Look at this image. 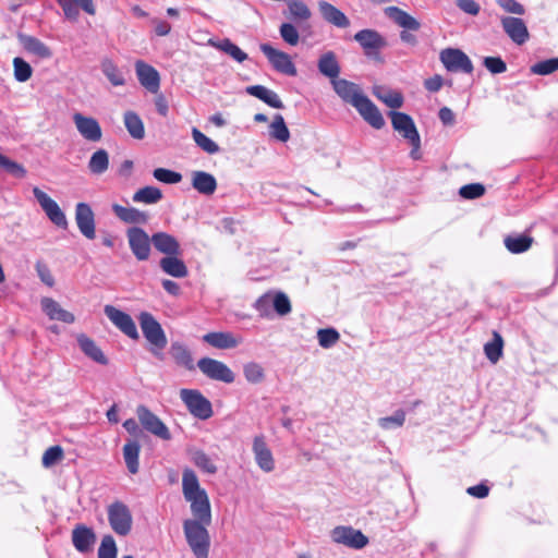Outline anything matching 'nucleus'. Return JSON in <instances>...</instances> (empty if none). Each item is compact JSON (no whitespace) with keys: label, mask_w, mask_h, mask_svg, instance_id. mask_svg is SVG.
Returning <instances> with one entry per match:
<instances>
[{"label":"nucleus","mask_w":558,"mask_h":558,"mask_svg":"<svg viewBox=\"0 0 558 558\" xmlns=\"http://www.w3.org/2000/svg\"><path fill=\"white\" fill-rule=\"evenodd\" d=\"M332 88L339 98L355 108L360 116L374 129L385 126V119L376 105L363 93L360 85L339 78L332 82Z\"/></svg>","instance_id":"obj_1"},{"label":"nucleus","mask_w":558,"mask_h":558,"mask_svg":"<svg viewBox=\"0 0 558 558\" xmlns=\"http://www.w3.org/2000/svg\"><path fill=\"white\" fill-rule=\"evenodd\" d=\"M210 524L192 519L183 521V532L186 542L196 558H208L210 536L207 526Z\"/></svg>","instance_id":"obj_2"},{"label":"nucleus","mask_w":558,"mask_h":558,"mask_svg":"<svg viewBox=\"0 0 558 558\" xmlns=\"http://www.w3.org/2000/svg\"><path fill=\"white\" fill-rule=\"evenodd\" d=\"M140 327L143 336L150 344V352L162 359L161 351L167 345V337L158 320L148 312H141L138 317Z\"/></svg>","instance_id":"obj_3"},{"label":"nucleus","mask_w":558,"mask_h":558,"mask_svg":"<svg viewBox=\"0 0 558 558\" xmlns=\"http://www.w3.org/2000/svg\"><path fill=\"white\" fill-rule=\"evenodd\" d=\"M108 522L119 536H126L132 531L133 517L130 508L122 501H114L107 507Z\"/></svg>","instance_id":"obj_4"},{"label":"nucleus","mask_w":558,"mask_h":558,"mask_svg":"<svg viewBox=\"0 0 558 558\" xmlns=\"http://www.w3.org/2000/svg\"><path fill=\"white\" fill-rule=\"evenodd\" d=\"M353 38L362 47L366 57L381 61L380 51L387 47V40L379 32L365 28L357 32Z\"/></svg>","instance_id":"obj_5"},{"label":"nucleus","mask_w":558,"mask_h":558,"mask_svg":"<svg viewBox=\"0 0 558 558\" xmlns=\"http://www.w3.org/2000/svg\"><path fill=\"white\" fill-rule=\"evenodd\" d=\"M180 397L190 413L199 418L207 420L213 415L210 401L196 389H181Z\"/></svg>","instance_id":"obj_6"},{"label":"nucleus","mask_w":558,"mask_h":558,"mask_svg":"<svg viewBox=\"0 0 558 558\" xmlns=\"http://www.w3.org/2000/svg\"><path fill=\"white\" fill-rule=\"evenodd\" d=\"M129 247L138 262L147 260L151 253V238L140 227H131L125 232Z\"/></svg>","instance_id":"obj_7"},{"label":"nucleus","mask_w":558,"mask_h":558,"mask_svg":"<svg viewBox=\"0 0 558 558\" xmlns=\"http://www.w3.org/2000/svg\"><path fill=\"white\" fill-rule=\"evenodd\" d=\"M136 415L143 428L146 429L148 433L153 434L154 436L162 440L171 439V433L169 428L147 407L138 405L136 408Z\"/></svg>","instance_id":"obj_8"},{"label":"nucleus","mask_w":558,"mask_h":558,"mask_svg":"<svg viewBox=\"0 0 558 558\" xmlns=\"http://www.w3.org/2000/svg\"><path fill=\"white\" fill-rule=\"evenodd\" d=\"M197 367L206 377L213 380L231 384L235 379L234 373L227 364L211 357L201 359L197 362Z\"/></svg>","instance_id":"obj_9"},{"label":"nucleus","mask_w":558,"mask_h":558,"mask_svg":"<svg viewBox=\"0 0 558 558\" xmlns=\"http://www.w3.org/2000/svg\"><path fill=\"white\" fill-rule=\"evenodd\" d=\"M439 59L449 72L472 73L473 64L470 58L460 49L446 48L440 51Z\"/></svg>","instance_id":"obj_10"},{"label":"nucleus","mask_w":558,"mask_h":558,"mask_svg":"<svg viewBox=\"0 0 558 558\" xmlns=\"http://www.w3.org/2000/svg\"><path fill=\"white\" fill-rule=\"evenodd\" d=\"M33 194L39 203L41 209L45 211L49 220L59 228L65 229L68 227V220L64 213L56 201H53L48 194L41 191L39 187L33 189Z\"/></svg>","instance_id":"obj_11"},{"label":"nucleus","mask_w":558,"mask_h":558,"mask_svg":"<svg viewBox=\"0 0 558 558\" xmlns=\"http://www.w3.org/2000/svg\"><path fill=\"white\" fill-rule=\"evenodd\" d=\"M330 537L332 542L354 549H362L368 544V538L361 531L352 526H336L331 531Z\"/></svg>","instance_id":"obj_12"},{"label":"nucleus","mask_w":558,"mask_h":558,"mask_svg":"<svg viewBox=\"0 0 558 558\" xmlns=\"http://www.w3.org/2000/svg\"><path fill=\"white\" fill-rule=\"evenodd\" d=\"M262 52L267 57L272 68L282 74L295 76L298 71L291 57L281 50L275 49L269 44L260 45Z\"/></svg>","instance_id":"obj_13"},{"label":"nucleus","mask_w":558,"mask_h":558,"mask_svg":"<svg viewBox=\"0 0 558 558\" xmlns=\"http://www.w3.org/2000/svg\"><path fill=\"white\" fill-rule=\"evenodd\" d=\"M104 312L109 320L125 336L137 340L140 335L133 318L125 312L112 306L106 305Z\"/></svg>","instance_id":"obj_14"},{"label":"nucleus","mask_w":558,"mask_h":558,"mask_svg":"<svg viewBox=\"0 0 558 558\" xmlns=\"http://www.w3.org/2000/svg\"><path fill=\"white\" fill-rule=\"evenodd\" d=\"M73 122L80 135L92 143H97L102 137V131L99 122L92 117H86L80 112L73 114Z\"/></svg>","instance_id":"obj_15"},{"label":"nucleus","mask_w":558,"mask_h":558,"mask_svg":"<svg viewBox=\"0 0 558 558\" xmlns=\"http://www.w3.org/2000/svg\"><path fill=\"white\" fill-rule=\"evenodd\" d=\"M182 493L190 506L208 496L206 490L201 487L196 473L189 468L184 469L182 473Z\"/></svg>","instance_id":"obj_16"},{"label":"nucleus","mask_w":558,"mask_h":558,"mask_svg":"<svg viewBox=\"0 0 558 558\" xmlns=\"http://www.w3.org/2000/svg\"><path fill=\"white\" fill-rule=\"evenodd\" d=\"M252 451L254 453L256 464L263 472L270 473L275 470L276 463L272 452L267 446L263 435H257L254 437Z\"/></svg>","instance_id":"obj_17"},{"label":"nucleus","mask_w":558,"mask_h":558,"mask_svg":"<svg viewBox=\"0 0 558 558\" xmlns=\"http://www.w3.org/2000/svg\"><path fill=\"white\" fill-rule=\"evenodd\" d=\"M71 539L78 553L87 554L93 550L97 536L92 527L85 524H76L72 530Z\"/></svg>","instance_id":"obj_18"},{"label":"nucleus","mask_w":558,"mask_h":558,"mask_svg":"<svg viewBox=\"0 0 558 558\" xmlns=\"http://www.w3.org/2000/svg\"><path fill=\"white\" fill-rule=\"evenodd\" d=\"M75 221L81 233L88 240H94L95 216L90 206L86 203H78L75 207Z\"/></svg>","instance_id":"obj_19"},{"label":"nucleus","mask_w":558,"mask_h":558,"mask_svg":"<svg viewBox=\"0 0 558 558\" xmlns=\"http://www.w3.org/2000/svg\"><path fill=\"white\" fill-rule=\"evenodd\" d=\"M135 71L141 85L148 92L157 94L160 88V75L158 71L142 60L135 62Z\"/></svg>","instance_id":"obj_20"},{"label":"nucleus","mask_w":558,"mask_h":558,"mask_svg":"<svg viewBox=\"0 0 558 558\" xmlns=\"http://www.w3.org/2000/svg\"><path fill=\"white\" fill-rule=\"evenodd\" d=\"M505 33L517 45H523L529 39V31L522 19L506 16L501 19Z\"/></svg>","instance_id":"obj_21"},{"label":"nucleus","mask_w":558,"mask_h":558,"mask_svg":"<svg viewBox=\"0 0 558 558\" xmlns=\"http://www.w3.org/2000/svg\"><path fill=\"white\" fill-rule=\"evenodd\" d=\"M389 117L391 118L393 129L404 138L408 141H417V135L420 134L416 130L413 119L409 114L399 111H390Z\"/></svg>","instance_id":"obj_22"},{"label":"nucleus","mask_w":558,"mask_h":558,"mask_svg":"<svg viewBox=\"0 0 558 558\" xmlns=\"http://www.w3.org/2000/svg\"><path fill=\"white\" fill-rule=\"evenodd\" d=\"M319 13L325 22L338 28H348L350 26L349 17L333 4L327 1L318 2Z\"/></svg>","instance_id":"obj_23"},{"label":"nucleus","mask_w":558,"mask_h":558,"mask_svg":"<svg viewBox=\"0 0 558 558\" xmlns=\"http://www.w3.org/2000/svg\"><path fill=\"white\" fill-rule=\"evenodd\" d=\"M112 211L116 217L128 225H146L149 220V214L135 207H124L119 204L112 205Z\"/></svg>","instance_id":"obj_24"},{"label":"nucleus","mask_w":558,"mask_h":558,"mask_svg":"<svg viewBox=\"0 0 558 558\" xmlns=\"http://www.w3.org/2000/svg\"><path fill=\"white\" fill-rule=\"evenodd\" d=\"M62 8L64 16L68 20L76 21L80 15V9L89 15L96 13L93 0H56Z\"/></svg>","instance_id":"obj_25"},{"label":"nucleus","mask_w":558,"mask_h":558,"mask_svg":"<svg viewBox=\"0 0 558 558\" xmlns=\"http://www.w3.org/2000/svg\"><path fill=\"white\" fill-rule=\"evenodd\" d=\"M151 243L156 251L166 256L180 255L181 246L179 241L170 233L156 232L151 235Z\"/></svg>","instance_id":"obj_26"},{"label":"nucleus","mask_w":558,"mask_h":558,"mask_svg":"<svg viewBox=\"0 0 558 558\" xmlns=\"http://www.w3.org/2000/svg\"><path fill=\"white\" fill-rule=\"evenodd\" d=\"M317 69L319 73L330 80L332 85L333 81H338L341 72L340 64L333 51L323 53L317 61Z\"/></svg>","instance_id":"obj_27"},{"label":"nucleus","mask_w":558,"mask_h":558,"mask_svg":"<svg viewBox=\"0 0 558 558\" xmlns=\"http://www.w3.org/2000/svg\"><path fill=\"white\" fill-rule=\"evenodd\" d=\"M203 340L209 345L220 350L236 348L242 342V338L235 337L228 331L208 332L203 336Z\"/></svg>","instance_id":"obj_28"},{"label":"nucleus","mask_w":558,"mask_h":558,"mask_svg":"<svg viewBox=\"0 0 558 558\" xmlns=\"http://www.w3.org/2000/svg\"><path fill=\"white\" fill-rule=\"evenodd\" d=\"M45 314L52 320H59L65 324H72L75 317L72 313L65 311L60 304L51 298H43L40 301Z\"/></svg>","instance_id":"obj_29"},{"label":"nucleus","mask_w":558,"mask_h":558,"mask_svg":"<svg viewBox=\"0 0 558 558\" xmlns=\"http://www.w3.org/2000/svg\"><path fill=\"white\" fill-rule=\"evenodd\" d=\"M192 186L199 194L206 196L213 195L217 190V180L211 173H208L206 171H193Z\"/></svg>","instance_id":"obj_30"},{"label":"nucleus","mask_w":558,"mask_h":558,"mask_svg":"<svg viewBox=\"0 0 558 558\" xmlns=\"http://www.w3.org/2000/svg\"><path fill=\"white\" fill-rule=\"evenodd\" d=\"M17 39L27 52L40 59H48L52 56L49 47L34 36L20 33L17 35Z\"/></svg>","instance_id":"obj_31"},{"label":"nucleus","mask_w":558,"mask_h":558,"mask_svg":"<svg viewBox=\"0 0 558 558\" xmlns=\"http://www.w3.org/2000/svg\"><path fill=\"white\" fill-rule=\"evenodd\" d=\"M385 14L404 29L415 32L421 27V23L415 17L398 7H387L385 9Z\"/></svg>","instance_id":"obj_32"},{"label":"nucleus","mask_w":558,"mask_h":558,"mask_svg":"<svg viewBox=\"0 0 558 558\" xmlns=\"http://www.w3.org/2000/svg\"><path fill=\"white\" fill-rule=\"evenodd\" d=\"M246 93L248 95L254 96V97L258 98L259 100L264 101L271 108L282 109L284 107L279 95L276 92H274L263 85L247 86Z\"/></svg>","instance_id":"obj_33"},{"label":"nucleus","mask_w":558,"mask_h":558,"mask_svg":"<svg viewBox=\"0 0 558 558\" xmlns=\"http://www.w3.org/2000/svg\"><path fill=\"white\" fill-rule=\"evenodd\" d=\"M159 266L165 274L174 278H184L189 274L186 265L179 258V255L162 257Z\"/></svg>","instance_id":"obj_34"},{"label":"nucleus","mask_w":558,"mask_h":558,"mask_svg":"<svg viewBox=\"0 0 558 558\" xmlns=\"http://www.w3.org/2000/svg\"><path fill=\"white\" fill-rule=\"evenodd\" d=\"M141 445L136 439H129L123 446V459L131 474H136L140 469Z\"/></svg>","instance_id":"obj_35"},{"label":"nucleus","mask_w":558,"mask_h":558,"mask_svg":"<svg viewBox=\"0 0 558 558\" xmlns=\"http://www.w3.org/2000/svg\"><path fill=\"white\" fill-rule=\"evenodd\" d=\"M77 343L81 348V350L92 360L95 362L106 365L108 363L107 357L100 350V348L95 343L93 339L87 337L86 335H78L77 336Z\"/></svg>","instance_id":"obj_36"},{"label":"nucleus","mask_w":558,"mask_h":558,"mask_svg":"<svg viewBox=\"0 0 558 558\" xmlns=\"http://www.w3.org/2000/svg\"><path fill=\"white\" fill-rule=\"evenodd\" d=\"M169 353L178 365L190 371L194 368L191 351L182 342L173 341L170 345Z\"/></svg>","instance_id":"obj_37"},{"label":"nucleus","mask_w":558,"mask_h":558,"mask_svg":"<svg viewBox=\"0 0 558 558\" xmlns=\"http://www.w3.org/2000/svg\"><path fill=\"white\" fill-rule=\"evenodd\" d=\"M373 94L389 108L398 109L403 105V96L399 92L387 89L383 86H375Z\"/></svg>","instance_id":"obj_38"},{"label":"nucleus","mask_w":558,"mask_h":558,"mask_svg":"<svg viewBox=\"0 0 558 558\" xmlns=\"http://www.w3.org/2000/svg\"><path fill=\"white\" fill-rule=\"evenodd\" d=\"M125 129L135 140H142L145 136V128L141 117L134 111H126L123 117Z\"/></svg>","instance_id":"obj_39"},{"label":"nucleus","mask_w":558,"mask_h":558,"mask_svg":"<svg viewBox=\"0 0 558 558\" xmlns=\"http://www.w3.org/2000/svg\"><path fill=\"white\" fill-rule=\"evenodd\" d=\"M109 168V154L106 149H97L88 161V170L92 174L101 175Z\"/></svg>","instance_id":"obj_40"},{"label":"nucleus","mask_w":558,"mask_h":558,"mask_svg":"<svg viewBox=\"0 0 558 558\" xmlns=\"http://www.w3.org/2000/svg\"><path fill=\"white\" fill-rule=\"evenodd\" d=\"M504 340L498 331H493V340L485 343L484 353L486 357L496 364L502 356Z\"/></svg>","instance_id":"obj_41"},{"label":"nucleus","mask_w":558,"mask_h":558,"mask_svg":"<svg viewBox=\"0 0 558 558\" xmlns=\"http://www.w3.org/2000/svg\"><path fill=\"white\" fill-rule=\"evenodd\" d=\"M101 71L113 86H122L125 84L123 72L110 59L101 61Z\"/></svg>","instance_id":"obj_42"},{"label":"nucleus","mask_w":558,"mask_h":558,"mask_svg":"<svg viewBox=\"0 0 558 558\" xmlns=\"http://www.w3.org/2000/svg\"><path fill=\"white\" fill-rule=\"evenodd\" d=\"M161 198L162 193L156 186L142 187L132 196L134 203H143L147 205L157 204Z\"/></svg>","instance_id":"obj_43"},{"label":"nucleus","mask_w":558,"mask_h":558,"mask_svg":"<svg viewBox=\"0 0 558 558\" xmlns=\"http://www.w3.org/2000/svg\"><path fill=\"white\" fill-rule=\"evenodd\" d=\"M504 242L505 246L509 252L513 254H520L526 252L531 247L533 243V238L525 234H520L515 236L509 235L505 239Z\"/></svg>","instance_id":"obj_44"},{"label":"nucleus","mask_w":558,"mask_h":558,"mask_svg":"<svg viewBox=\"0 0 558 558\" xmlns=\"http://www.w3.org/2000/svg\"><path fill=\"white\" fill-rule=\"evenodd\" d=\"M209 44L213 47L229 54L231 58H233L235 61L240 63L247 59V54L228 38L222 39L220 41L209 40Z\"/></svg>","instance_id":"obj_45"},{"label":"nucleus","mask_w":558,"mask_h":558,"mask_svg":"<svg viewBox=\"0 0 558 558\" xmlns=\"http://www.w3.org/2000/svg\"><path fill=\"white\" fill-rule=\"evenodd\" d=\"M192 520H199L204 523H211V507L208 496L190 506Z\"/></svg>","instance_id":"obj_46"},{"label":"nucleus","mask_w":558,"mask_h":558,"mask_svg":"<svg viewBox=\"0 0 558 558\" xmlns=\"http://www.w3.org/2000/svg\"><path fill=\"white\" fill-rule=\"evenodd\" d=\"M191 460L198 469L205 473L215 474L218 470L215 462L203 450H193L191 452Z\"/></svg>","instance_id":"obj_47"},{"label":"nucleus","mask_w":558,"mask_h":558,"mask_svg":"<svg viewBox=\"0 0 558 558\" xmlns=\"http://www.w3.org/2000/svg\"><path fill=\"white\" fill-rule=\"evenodd\" d=\"M269 135L282 143H286L290 138L289 129L286 125L284 119L281 114H276L272 122L269 125Z\"/></svg>","instance_id":"obj_48"},{"label":"nucleus","mask_w":558,"mask_h":558,"mask_svg":"<svg viewBox=\"0 0 558 558\" xmlns=\"http://www.w3.org/2000/svg\"><path fill=\"white\" fill-rule=\"evenodd\" d=\"M192 137L195 144L207 154L214 155L220 150L219 146L211 138L196 128L192 129Z\"/></svg>","instance_id":"obj_49"},{"label":"nucleus","mask_w":558,"mask_h":558,"mask_svg":"<svg viewBox=\"0 0 558 558\" xmlns=\"http://www.w3.org/2000/svg\"><path fill=\"white\" fill-rule=\"evenodd\" d=\"M296 25L298 24L294 22H286L282 23L279 27V33L282 40L290 46H296L300 41V35Z\"/></svg>","instance_id":"obj_50"},{"label":"nucleus","mask_w":558,"mask_h":558,"mask_svg":"<svg viewBox=\"0 0 558 558\" xmlns=\"http://www.w3.org/2000/svg\"><path fill=\"white\" fill-rule=\"evenodd\" d=\"M405 422V412L403 410H397L392 415L380 417L378 425L383 429H396L403 426Z\"/></svg>","instance_id":"obj_51"},{"label":"nucleus","mask_w":558,"mask_h":558,"mask_svg":"<svg viewBox=\"0 0 558 558\" xmlns=\"http://www.w3.org/2000/svg\"><path fill=\"white\" fill-rule=\"evenodd\" d=\"M118 548L112 535H104L98 548V558H117Z\"/></svg>","instance_id":"obj_52"},{"label":"nucleus","mask_w":558,"mask_h":558,"mask_svg":"<svg viewBox=\"0 0 558 558\" xmlns=\"http://www.w3.org/2000/svg\"><path fill=\"white\" fill-rule=\"evenodd\" d=\"M13 69L15 80L21 83L28 81L33 74L32 66L19 57L13 59Z\"/></svg>","instance_id":"obj_53"},{"label":"nucleus","mask_w":558,"mask_h":558,"mask_svg":"<svg viewBox=\"0 0 558 558\" xmlns=\"http://www.w3.org/2000/svg\"><path fill=\"white\" fill-rule=\"evenodd\" d=\"M340 339L339 332L335 328H325L317 331V340L322 348L329 349Z\"/></svg>","instance_id":"obj_54"},{"label":"nucleus","mask_w":558,"mask_h":558,"mask_svg":"<svg viewBox=\"0 0 558 558\" xmlns=\"http://www.w3.org/2000/svg\"><path fill=\"white\" fill-rule=\"evenodd\" d=\"M243 374L245 379L251 384H259L265 377L264 368L255 362L245 364L243 367Z\"/></svg>","instance_id":"obj_55"},{"label":"nucleus","mask_w":558,"mask_h":558,"mask_svg":"<svg viewBox=\"0 0 558 558\" xmlns=\"http://www.w3.org/2000/svg\"><path fill=\"white\" fill-rule=\"evenodd\" d=\"M558 70V58L539 61L532 65L531 72L537 75H548Z\"/></svg>","instance_id":"obj_56"},{"label":"nucleus","mask_w":558,"mask_h":558,"mask_svg":"<svg viewBox=\"0 0 558 558\" xmlns=\"http://www.w3.org/2000/svg\"><path fill=\"white\" fill-rule=\"evenodd\" d=\"M271 301L274 310L280 316L288 315L292 310L291 302L283 292L276 293Z\"/></svg>","instance_id":"obj_57"},{"label":"nucleus","mask_w":558,"mask_h":558,"mask_svg":"<svg viewBox=\"0 0 558 558\" xmlns=\"http://www.w3.org/2000/svg\"><path fill=\"white\" fill-rule=\"evenodd\" d=\"M153 175L156 180L167 184H175L182 180L181 173L165 168L155 169Z\"/></svg>","instance_id":"obj_58"},{"label":"nucleus","mask_w":558,"mask_h":558,"mask_svg":"<svg viewBox=\"0 0 558 558\" xmlns=\"http://www.w3.org/2000/svg\"><path fill=\"white\" fill-rule=\"evenodd\" d=\"M0 167L15 178H24L26 174V170L22 165L9 159L2 154H0Z\"/></svg>","instance_id":"obj_59"},{"label":"nucleus","mask_w":558,"mask_h":558,"mask_svg":"<svg viewBox=\"0 0 558 558\" xmlns=\"http://www.w3.org/2000/svg\"><path fill=\"white\" fill-rule=\"evenodd\" d=\"M485 187L481 183H471L460 187L459 194L465 199H475L484 195Z\"/></svg>","instance_id":"obj_60"},{"label":"nucleus","mask_w":558,"mask_h":558,"mask_svg":"<svg viewBox=\"0 0 558 558\" xmlns=\"http://www.w3.org/2000/svg\"><path fill=\"white\" fill-rule=\"evenodd\" d=\"M483 64L492 74H500L507 71V64L500 57H485Z\"/></svg>","instance_id":"obj_61"},{"label":"nucleus","mask_w":558,"mask_h":558,"mask_svg":"<svg viewBox=\"0 0 558 558\" xmlns=\"http://www.w3.org/2000/svg\"><path fill=\"white\" fill-rule=\"evenodd\" d=\"M63 458V450L60 446L48 448L43 456V464L49 468Z\"/></svg>","instance_id":"obj_62"},{"label":"nucleus","mask_w":558,"mask_h":558,"mask_svg":"<svg viewBox=\"0 0 558 558\" xmlns=\"http://www.w3.org/2000/svg\"><path fill=\"white\" fill-rule=\"evenodd\" d=\"M497 3L500 8L509 13L523 15L525 12L524 7L517 0H497Z\"/></svg>","instance_id":"obj_63"},{"label":"nucleus","mask_w":558,"mask_h":558,"mask_svg":"<svg viewBox=\"0 0 558 558\" xmlns=\"http://www.w3.org/2000/svg\"><path fill=\"white\" fill-rule=\"evenodd\" d=\"M272 301L269 295L265 294L259 296L254 303V308L259 313L260 316L267 317L270 313V305Z\"/></svg>","instance_id":"obj_64"}]
</instances>
